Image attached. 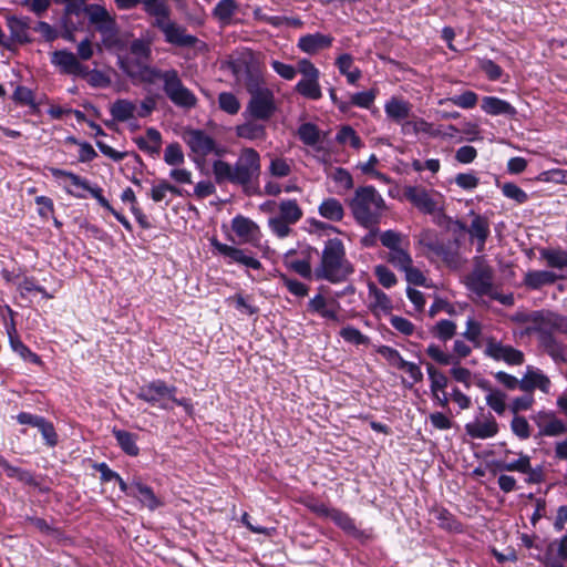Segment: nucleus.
Listing matches in <instances>:
<instances>
[{"instance_id": "1", "label": "nucleus", "mask_w": 567, "mask_h": 567, "mask_svg": "<svg viewBox=\"0 0 567 567\" xmlns=\"http://www.w3.org/2000/svg\"><path fill=\"white\" fill-rule=\"evenodd\" d=\"M260 169V155L252 147L243 148L234 166L221 159L213 163V173L217 184L229 182L247 187L258 179Z\"/></svg>"}, {"instance_id": "2", "label": "nucleus", "mask_w": 567, "mask_h": 567, "mask_svg": "<svg viewBox=\"0 0 567 567\" xmlns=\"http://www.w3.org/2000/svg\"><path fill=\"white\" fill-rule=\"evenodd\" d=\"M353 271L354 268L346 257V249L341 239H328L321 252L320 265L315 270L317 279L338 284L346 281Z\"/></svg>"}, {"instance_id": "3", "label": "nucleus", "mask_w": 567, "mask_h": 567, "mask_svg": "<svg viewBox=\"0 0 567 567\" xmlns=\"http://www.w3.org/2000/svg\"><path fill=\"white\" fill-rule=\"evenodd\" d=\"M351 214L360 226L374 228L381 220L385 202L373 186H361L349 200Z\"/></svg>"}, {"instance_id": "4", "label": "nucleus", "mask_w": 567, "mask_h": 567, "mask_svg": "<svg viewBox=\"0 0 567 567\" xmlns=\"http://www.w3.org/2000/svg\"><path fill=\"white\" fill-rule=\"evenodd\" d=\"M89 22L101 33L102 44L111 50L121 45L120 29L114 16L105 7L96 3L87 4Z\"/></svg>"}, {"instance_id": "5", "label": "nucleus", "mask_w": 567, "mask_h": 567, "mask_svg": "<svg viewBox=\"0 0 567 567\" xmlns=\"http://www.w3.org/2000/svg\"><path fill=\"white\" fill-rule=\"evenodd\" d=\"M154 21L152 25L158 29L167 43L179 48H193L198 42L197 37L187 33L185 27L171 20V7L165 0V11L159 14H152Z\"/></svg>"}, {"instance_id": "6", "label": "nucleus", "mask_w": 567, "mask_h": 567, "mask_svg": "<svg viewBox=\"0 0 567 567\" xmlns=\"http://www.w3.org/2000/svg\"><path fill=\"white\" fill-rule=\"evenodd\" d=\"M158 80L163 81V91L173 104L186 110L196 106V95L184 85L175 69L163 71Z\"/></svg>"}, {"instance_id": "7", "label": "nucleus", "mask_w": 567, "mask_h": 567, "mask_svg": "<svg viewBox=\"0 0 567 567\" xmlns=\"http://www.w3.org/2000/svg\"><path fill=\"white\" fill-rule=\"evenodd\" d=\"M250 100L243 115L246 118L269 121L277 111L274 92L268 87L250 90Z\"/></svg>"}, {"instance_id": "8", "label": "nucleus", "mask_w": 567, "mask_h": 567, "mask_svg": "<svg viewBox=\"0 0 567 567\" xmlns=\"http://www.w3.org/2000/svg\"><path fill=\"white\" fill-rule=\"evenodd\" d=\"M150 61L134 56H118L117 65L131 80L153 84L163 71L151 66Z\"/></svg>"}, {"instance_id": "9", "label": "nucleus", "mask_w": 567, "mask_h": 567, "mask_svg": "<svg viewBox=\"0 0 567 567\" xmlns=\"http://www.w3.org/2000/svg\"><path fill=\"white\" fill-rule=\"evenodd\" d=\"M182 138L192 153L199 158H205L210 154L221 156L225 152L209 134L199 128H185Z\"/></svg>"}, {"instance_id": "10", "label": "nucleus", "mask_w": 567, "mask_h": 567, "mask_svg": "<svg viewBox=\"0 0 567 567\" xmlns=\"http://www.w3.org/2000/svg\"><path fill=\"white\" fill-rule=\"evenodd\" d=\"M493 268L484 258H476L473 270L465 278L466 287L480 297L489 296L493 291Z\"/></svg>"}, {"instance_id": "11", "label": "nucleus", "mask_w": 567, "mask_h": 567, "mask_svg": "<svg viewBox=\"0 0 567 567\" xmlns=\"http://www.w3.org/2000/svg\"><path fill=\"white\" fill-rule=\"evenodd\" d=\"M484 354L495 361H503L509 365H522L525 361L523 351L498 341L495 337L485 338Z\"/></svg>"}, {"instance_id": "12", "label": "nucleus", "mask_w": 567, "mask_h": 567, "mask_svg": "<svg viewBox=\"0 0 567 567\" xmlns=\"http://www.w3.org/2000/svg\"><path fill=\"white\" fill-rule=\"evenodd\" d=\"M175 392V386H167L164 381L157 380L141 386L137 398L152 405L157 404L162 409H168L167 404L164 402L165 399L182 404V402L174 396Z\"/></svg>"}, {"instance_id": "13", "label": "nucleus", "mask_w": 567, "mask_h": 567, "mask_svg": "<svg viewBox=\"0 0 567 567\" xmlns=\"http://www.w3.org/2000/svg\"><path fill=\"white\" fill-rule=\"evenodd\" d=\"M51 63L63 74L85 78L89 73V66L82 64L76 54L68 50L54 51L51 54Z\"/></svg>"}, {"instance_id": "14", "label": "nucleus", "mask_w": 567, "mask_h": 567, "mask_svg": "<svg viewBox=\"0 0 567 567\" xmlns=\"http://www.w3.org/2000/svg\"><path fill=\"white\" fill-rule=\"evenodd\" d=\"M210 244L220 255L228 258L229 262L240 264L256 270L261 268V262L255 257L247 255L244 249L228 246L216 238H212Z\"/></svg>"}, {"instance_id": "15", "label": "nucleus", "mask_w": 567, "mask_h": 567, "mask_svg": "<svg viewBox=\"0 0 567 567\" xmlns=\"http://www.w3.org/2000/svg\"><path fill=\"white\" fill-rule=\"evenodd\" d=\"M50 172H51L52 176L55 178L68 177L74 186L81 187L84 190H87L97 200V203L102 207H104L109 212H113V207L111 206L110 202L103 196V194H102L103 190L101 187H99V186L92 187L86 179L80 177L79 175H76L72 172H68V171H63V169L54 168V167L50 168Z\"/></svg>"}, {"instance_id": "16", "label": "nucleus", "mask_w": 567, "mask_h": 567, "mask_svg": "<svg viewBox=\"0 0 567 567\" xmlns=\"http://www.w3.org/2000/svg\"><path fill=\"white\" fill-rule=\"evenodd\" d=\"M404 197L417 209L425 214H433L436 210V202L429 190L420 186H408L404 188Z\"/></svg>"}, {"instance_id": "17", "label": "nucleus", "mask_w": 567, "mask_h": 567, "mask_svg": "<svg viewBox=\"0 0 567 567\" xmlns=\"http://www.w3.org/2000/svg\"><path fill=\"white\" fill-rule=\"evenodd\" d=\"M535 422L539 427L540 435L558 436L567 433V423L557 419L553 412H539Z\"/></svg>"}, {"instance_id": "18", "label": "nucleus", "mask_w": 567, "mask_h": 567, "mask_svg": "<svg viewBox=\"0 0 567 567\" xmlns=\"http://www.w3.org/2000/svg\"><path fill=\"white\" fill-rule=\"evenodd\" d=\"M231 228L243 243L257 244L260 238L259 227L251 219L238 215L231 220Z\"/></svg>"}, {"instance_id": "19", "label": "nucleus", "mask_w": 567, "mask_h": 567, "mask_svg": "<svg viewBox=\"0 0 567 567\" xmlns=\"http://www.w3.org/2000/svg\"><path fill=\"white\" fill-rule=\"evenodd\" d=\"M30 18L29 17H17V16H8L7 17V27L10 31V37L8 40L11 43H29L31 41L29 37L30 29Z\"/></svg>"}, {"instance_id": "20", "label": "nucleus", "mask_w": 567, "mask_h": 567, "mask_svg": "<svg viewBox=\"0 0 567 567\" xmlns=\"http://www.w3.org/2000/svg\"><path fill=\"white\" fill-rule=\"evenodd\" d=\"M550 380L540 370L527 367L526 372L520 380L519 389L526 393H533L535 389H539L544 393H548Z\"/></svg>"}, {"instance_id": "21", "label": "nucleus", "mask_w": 567, "mask_h": 567, "mask_svg": "<svg viewBox=\"0 0 567 567\" xmlns=\"http://www.w3.org/2000/svg\"><path fill=\"white\" fill-rule=\"evenodd\" d=\"M332 42L333 38L331 35L316 32L302 35L297 47L307 54H316L321 50L330 48Z\"/></svg>"}, {"instance_id": "22", "label": "nucleus", "mask_w": 567, "mask_h": 567, "mask_svg": "<svg viewBox=\"0 0 567 567\" xmlns=\"http://www.w3.org/2000/svg\"><path fill=\"white\" fill-rule=\"evenodd\" d=\"M465 431L472 439H488L493 437L498 432V424L494 416L488 413L484 422L475 421L465 425Z\"/></svg>"}, {"instance_id": "23", "label": "nucleus", "mask_w": 567, "mask_h": 567, "mask_svg": "<svg viewBox=\"0 0 567 567\" xmlns=\"http://www.w3.org/2000/svg\"><path fill=\"white\" fill-rule=\"evenodd\" d=\"M564 278V276L549 270H529L524 276V285L529 289L538 290L544 286L554 285L557 280Z\"/></svg>"}, {"instance_id": "24", "label": "nucleus", "mask_w": 567, "mask_h": 567, "mask_svg": "<svg viewBox=\"0 0 567 567\" xmlns=\"http://www.w3.org/2000/svg\"><path fill=\"white\" fill-rule=\"evenodd\" d=\"M426 248L439 256L449 267L456 268L460 265V258L456 249L451 244L443 241H429Z\"/></svg>"}, {"instance_id": "25", "label": "nucleus", "mask_w": 567, "mask_h": 567, "mask_svg": "<svg viewBox=\"0 0 567 567\" xmlns=\"http://www.w3.org/2000/svg\"><path fill=\"white\" fill-rule=\"evenodd\" d=\"M259 122V120L246 118V122L235 127L236 135L249 141L265 140L267 136L266 126Z\"/></svg>"}, {"instance_id": "26", "label": "nucleus", "mask_w": 567, "mask_h": 567, "mask_svg": "<svg viewBox=\"0 0 567 567\" xmlns=\"http://www.w3.org/2000/svg\"><path fill=\"white\" fill-rule=\"evenodd\" d=\"M120 10H131L143 4L146 14H159L165 11V0H114Z\"/></svg>"}, {"instance_id": "27", "label": "nucleus", "mask_w": 567, "mask_h": 567, "mask_svg": "<svg viewBox=\"0 0 567 567\" xmlns=\"http://www.w3.org/2000/svg\"><path fill=\"white\" fill-rule=\"evenodd\" d=\"M134 141L141 151L152 156L159 154L162 146V135L158 130L154 127H148L146 130L145 137L138 136Z\"/></svg>"}, {"instance_id": "28", "label": "nucleus", "mask_w": 567, "mask_h": 567, "mask_svg": "<svg viewBox=\"0 0 567 567\" xmlns=\"http://www.w3.org/2000/svg\"><path fill=\"white\" fill-rule=\"evenodd\" d=\"M132 488L135 489V494L132 497L137 498L140 503L147 507L150 511H155L162 505L159 498L155 495L152 487L143 484L141 481H133Z\"/></svg>"}, {"instance_id": "29", "label": "nucleus", "mask_w": 567, "mask_h": 567, "mask_svg": "<svg viewBox=\"0 0 567 567\" xmlns=\"http://www.w3.org/2000/svg\"><path fill=\"white\" fill-rule=\"evenodd\" d=\"M482 110L489 115L514 116L516 110L508 102L495 96H484L481 104Z\"/></svg>"}, {"instance_id": "30", "label": "nucleus", "mask_w": 567, "mask_h": 567, "mask_svg": "<svg viewBox=\"0 0 567 567\" xmlns=\"http://www.w3.org/2000/svg\"><path fill=\"white\" fill-rule=\"evenodd\" d=\"M389 118L400 123L410 115L411 104L402 99L391 97L384 105Z\"/></svg>"}, {"instance_id": "31", "label": "nucleus", "mask_w": 567, "mask_h": 567, "mask_svg": "<svg viewBox=\"0 0 567 567\" xmlns=\"http://www.w3.org/2000/svg\"><path fill=\"white\" fill-rule=\"evenodd\" d=\"M113 435L124 453L130 456H137L140 454V449L136 444L137 434L125 430L113 429Z\"/></svg>"}, {"instance_id": "32", "label": "nucleus", "mask_w": 567, "mask_h": 567, "mask_svg": "<svg viewBox=\"0 0 567 567\" xmlns=\"http://www.w3.org/2000/svg\"><path fill=\"white\" fill-rule=\"evenodd\" d=\"M468 233L472 237L478 240L477 251H482L489 235V224L487 218L481 215H475L468 228Z\"/></svg>"}, {"instance_id": "33", "label": "nucleus", "mask_w": 567, "mask_h": 567, "mask_svg": "<svg viewBox=\"0 0 567 567\" xmlns=\"http://www.w3.org/2000/svg\"><path fill=\"white\" fill-rule=\"evenodd\" d=\"M136 105L130 100L118 99L110 107L111 115L117 122H127L134 117Z\"/></svg>"}, {"instance_id": "34", "label": "nucleus", "mask_w": 567, "mask_h": 567, "mask_svg": "<svg viewBox=\"0 0 567 567\" xmlns=\"http://www.w3.org/2000/svg\"><path fill=\"white\" fill-rule=\"evenodd\" d=\"M319 214L331 221H340L344 216V208L339 199L330 197L319 205Z\"/></svg>"}, {"instance_id": "35", "label": "nucleus", "mask_w": 567, "mask_h": 567, "mask_svg": "<svg viewBox=\"0 0 567 567\" xmlns=\"http://www.w3.org/2000/svg\"><path fill=\"white\" fill-rule=\"evenodd\" d=\"M9 341L11 349L17 352L24 361L32 362L34 364H41L42 361L40 357L32 352L17 336V331L14 328L9 330Z\"/></svg>"}, {"instance_id": "36", "label": "nucleus", "mask_w": 567, "mask_h": 567, "mask_svg": "<svg viewBox=\"0 0 567 567\" xmlns=\"http://www.w3.org/2000/svg\"><path fill=\"white\" fill-rule=\"evenodd\" d=\"M238 10L236 0H219L213 9V16L221 24L228 25L231 22L233 16Z\"/></svg>"}, {"instance_id": "37", "label": "nucleus", "mask_w": 567, "mask_h": 567, "mask_svg": "<svg viewBox=\"0 0 567 567\" xmlns=\"http://www.w3.org/2000/svg\"><path fill=\"white\" fill-rule=\"evenodd\" d=\"M540 257L548 267L555 269L567 268V251L560 248H546L540 251Z\"/></svg>"}, {"instance_id": "38", "label": "nucleus", "mask_w": 567, "mask_h": 567, "mask_svg": "<svg viewBox=\"0 0 567 567\" xmlns=\"http://www.w3.org/2000/svg\"><path fill=\"white\" fill-rule=\"evenodd\" d=\"M295 90L303 97L310 100H319L321 97V89L319 85V78L301 79Z\"/></svg>"}, {"instance_id": "39", "label": "nucleus", "mask_w": 567, "mask_h": 567, "mask_svg": "<svg viewBox=\"0 0 567 567\" xmlns=\"http://www.w3.org/2000/svg\"><path fill=\"white\" fill-rule=\"evenodd\" d=\"M409 246H402L394 250L388 251L384 256L385 260L399 270H403L413 264L412 257L408 250Z\"/></svg>"}, {"instance_id": "40", "label": "nucleus", "mask_w": 567, "mask_h": 567, "mask_svg": "<svg viewBox=\"0 0 567 567\" xmlns=\"http://www.w3.org/2000/svg\"><path fill=\"white\" fill-rule=\"evenodd\" d=\"M303 255L302 259L291 260L289 262V267L300 275L303 278H310L311 277V256L312 254H318L316 248L307 247L305 250L301 251Z\"/></svg>"}, {"instance_id": "41", "label": "nucleus", "mask_w": 567, "mask_h": 567, "mask_svg": "<svg viewBox=\"0 0 567 567\" xmlns=\"http://www.w3.org/2000/svg\"><path fill=\"white\" fill-rule=\"evenodd\" d=\"M279 213L278 217L285 219L286 221L296 224L302 217V209L298 205L296 199H287L282 200L279 204Z\"/></svg>"}, {"instance_id": "42", "label": "nucleus", "mask_w": 567, "mask_h": 567, "mask_svg": "<svg viewBox=\"0 0 567 567\" xmlns=\"http://www.w3.org/2000/svg\"><path fill=\"white\" fill-rule=\"evenodd\" d=\"M496 467L499 471L525 473L530 470V457L519 453V457L513 461H498Z\"/></svg>"}, {"instance_id": "43", "label": "nucleus", "mask_w": 567, "mask_h": 567, "mask_svg": "<svg viewBox=\"0 0 567 567\" xmlns=\"http://www.w3.org/2000/svg\"><path fill=\"white\" fill-rule=\"evenodd\" d=\"M478 96L473 91H465L460 95H454L451 97L442 99L439 101L440 105H444L446 103H452L462 109H473L477 104Z\"/></svg>"}, {"instance_id": "44", "label": "nucleus", "mask_w": 567, "mask_h": 567, "mask_svg": "<svg viewBox=\"0 0 567 567\" xmlns=\"http://www.w3.org/2000/svg\"><path fill=\"white\" fill-rule=\"evenodd\" d=\"M431 333L441 341L451 340L456 333V323L452 320H439L432 328Z\"/></svg>"}, {"instance_id": "45", "label": "nucleus", "mask_w": 567, "mask_h": 567, "mask_svg": "<svg viewBox=\"0 0 567 567\" xmlns=\"http://www.w3.org/2000/svg\"><path fill=\"white\" fill-rule=\"evenodd\" d=\"M3 471L6 472L8 477L16 478L25 485H38L34 475L30 471L13 466L9 462H7L6 466L3 467Z\"/></svg>"}, {"instance_id": "46", "label": "nucleus", "mask_w": 567, "mask_h": 567, "mask_svg": "<svg viewBox=\"0 0 567 567\" xmlns=\"http://www.w3.org/2000/svg\"><path fill=\"white\" fill-rule=\"evenodd\" d=\"M298 137L308 146H313L320 141V131L313 123H303L298 128Z\"/></svg>"}, {"instance_id": "47", "label": "nucleus", "mask_w": 567, "mask_h": 567, "mask_svg": "<svg viewBox=\"0 0 567 567\" xmlns=\"http://www.w3.org/2000/svg\"><path fill=\"white\" fill-rule=\"evenodd\" d=\"M435 519L439 522V526L450 532L461 530V524L455 517L445 508H435L433 511Z\"/></svg>"}, {"instance_id": "48", "label": "nucleus", "mask_w": 567, "mask_h": 567, "mask_svg": "<svg viewBox=\"0 0 567 567\" xmlns=\"http://www.w3.org/2000/svg\"><path fill=\"white\" fill-rule=\"evenodd\" d=\"M380 241L382 246L390 250H394L402 246H409L408 239L400 233L389 229L380 234Z\"/></svg>"}, {"instance_id": "49", "label": "nucleus", "mask_w": 567, "mask_h": 567, "mask_svg": "<svg viewBox=\"0 0 567 567\" xmlns=\"http://www.w3.org/2000/svg\"><path fill=\"white\" fill-rule=\"evenodd\" d=\"M219 109L227 114L235 115L240 110V102L231 92H221L218 95Z\"/></svg>"}, {"instance_id": "50", "label": "nucleus", "mask_w": 567, "mask_h": 567, "mask_svg": "<svg viewBox=\"0 0 567 567\" xmlns=\"http://www.w3.org/2000/svg\"><path fill=\"white\" fill-rule=\"evenodd\" d=\"M164 161L171 166H178L184 164L185 156L182 146L178 143L168 144L164 152Z\"/></svg>"}, {"instance_id": "51", "label": "nucleus", "mask_w": 567, "mask_h": 567, "mask_svg": "<svg viewBox=\"0 0 567 567\" xmlns=\"http://www.w3.org/2000/svg\"><path fill=\"white\" fill-rule=\"evenodd\" d=\"M339 334L344 341L355 346L369 344L370 342L367 336L361 333L359 329L351 326L342 328Z\"/></svg>"}, {"instance_id": "52", "label": "nucleus", "mask_w": 567, "mask_h": 567, "mask_svg": "<svg viewBox=\"0 0 567 567\" xmlns=\"http://www.w3.org/2000/svg\"><path fill=\"white\" fill-rule=\"evenodd\" d=\"M12 100L20 105H27L32 109H37V103L34 101V93L31 89L18 85L12 94Z\"/></svg>"}, {"instance_id": "53", "label": "nucleus", "mask_w": 567, "mask_h": 567, "mask_svg": "<svg viewBox=\"0 0 567 567\" xmlns=\"http://www.w3.org/2000/svg\"><path fill=\"white\" fill-rule=\"evenodd\" d=\"M336 140L340 144L349 143L353 148H360L362 144L359 135L349 125L341 127V130L337 133Z\"/></svg>"}, {"instance_id": "54", "label": "nucleus", "mask_w": 567, "mask_h": 567, "mask_svg": "<svg viewBox=\"0 0 567 567\" xmlns=\"http://www.w3.org/2000/svg\"><path fill=\"white\" fill-rule=\"evenodd\" d=\"M56 4H64L63 17L80 16L82 12L86 14L87 6L85 0H53Z\"/></svg>"}, {"instance_id": "55", "label": "nucleus", "mask_w": 567, "mask_h": 567, "mask_svg": "<svg viewBox=\"0 0 567 567\" xmlns=\"http://www.w3.org/2000/svg\"><path fill=\"white\" fill-rule=\"evenodd\" d=\"M330 519L349 535L355 527L354 520L347 513L337 508L331 513Z\"/></svg>"}, {"instance_id": "56", "label": "nucleus", "mask_w": 567, "mask_h": 567, "mask_svg": "<svg viewBox=\"0 0 567 567\" xmlns=\"http://www.w3.org/2000/svg\"><path fill=\"white\" fill-rule=\"evenodd\" d=\"M502 193L505 197L515 200L517 204H524L528 200V195L526 192L514 183L503 184Z\"/></svg>"}, {"instance_id": "57", "label": "nucleus", "mask_w": 567, "mask_h": 567, "mask_svg": "<svg viewBox=\"0 0 567 567\" xmlns=\"http://www.w3.org/2000/svg\"><path fill=\"white\" fill-rule=\"evenodd\" d=\"M269 173L271 176L277 178L286 177L291 173V165L287 162L286 158L275 157L270 162Z\"/></svg>"}, {"instance_id": "58", "label": "nucleus", "mask_w": 567, "mask_h": 567, "mask_svg": "<svg viewBox=\"0 0 567 567\" xmlns=\"http://www.w3.org/2000/svg\"><path fill=\"white\" fill-rule=\"evenodd\" d=\"M506 394L499 390L491 391L486 396V404L497 414L502 415L506 410Z\"/></svg>"}, {"instance_id": "59", "label": "nucleus", "mask_w": 567, "mask_h": 567, "mask_svg": "<svg viewBox=\"0 0 567 567\" xmlns=\"http://www.w3.org/2000/svg\"><path fill=\"white\" fill-rule=\"evenodd\" d=\"M37 429H39V431L41 432L47 445L53 447L58 444L59 437L53 424L50 421L43 417V420L40 422Z\"/></svg>"}, {"instance_id": "60", "label": "nucleus", "mask_w": 567, "mask_h": 567, "mask_svg": "<svg viewBox=\"0 0 567 567\" xmlns=\"http://www.w3.org/2000/svg\"><path fill=\"white\" fill-rule=\"evenodd\" d=\"M152 50L150 43L144 40L136 39L131 42L130 45V55L134 58H141L144 60H151Z\"/></svg>"}, {"instance_id": "61", "label": "nucleus", "mask_w": 567, "mask_h": 567, "mask_svg": "<svg viewBox=\"0 0 567 567\" xmlns=\"http://www.w3.org/2000/svg\"><path fill=\"white\" fill-rule=\"evenodd\" d=\"M375 97H377V91L372 89L369 91H363V92H358V93L351 94V103L354 106H359L362 109H369L373 104Z\"/></svg>"}, {"instance_id": "62", "label": "nucleus", "mask_w": 567, "mask_h": 567, "mask_svg": "<svg viewBox=\"0 0 567 567\" xmlns=\"http://www.w3.org/2000/svg\"><path fill=\"white\" fill-rule=\"evenodd\" d=\"M513 433L520 440H526L530 436V426L526 417L515 415L511 422Z\"/></svg>"}, {"instance_id": "63", "label": "nucleus", "mask_w": 567, "mask_h": 567, "mask_svg": "<svg viewBox=\"0 0 567 567\" xmlns=\"http://www.w3.org/2000/svg\"><path fill=\"white\" fill-rule=\"evenodd\" d=\"M374 274L379 280V282L384 288H391L396 284V277L393 271H391L386 266L379 265L374 268Z\"/></svg>"}, {"instance_id": "64", "label": "nucleus", "mask_w": 567, "mask_h": 567, "mask_svg": "<svg viewBox=\"0 0 567 567\" xmlns=\"http://www.w3.org/2000/svg\"><path fill=\"white\" fill-rule=\"evenodd\" d=\"M230 299L235 302L236 309L245 315L251 316L259 311L258 307L250 302V297L245 298L243 295L237 293Z\"/></svg>"}]
</instances>
